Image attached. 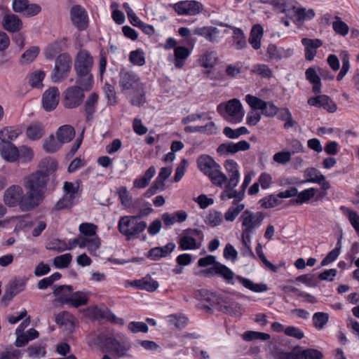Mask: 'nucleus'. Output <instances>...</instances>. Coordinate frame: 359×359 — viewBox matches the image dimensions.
I'll list each match as a JSON object with an SVG mask.
<instances>
[{"mask_svg": "<svg viewBox=\"0 0 359 359\" xmlns=\"http://www.w3.org/2000/svg\"><path fill=\"white\" fill-rule=\"evenodd\" d=\"M128 327L133 333L138 332L146 333L148 332L147 325L142 322H131L128 324Z\"/></svg>", "mask_w": 359, "mask_h": 359, "instance_id": "obj_61", "label": "nucleus"}, {"mask_svg": "<svg viewBox=\"0 0 359 359\" xmlns=\"http://www.w3.org/2000/svg\"><path fill=\"white\" fill-rule=\"evenodd\" d=\"M0 154L7 162L15 163L18 160V147L13 143H0Z\"/></svg>", "mask_w": 359, "mask_h": 359, "instance_id": "obj_23", "label": "nucleus"}, {"mask_svg": "<svg viewBox=\"0 0 359 359\" xmlns=\"http://www.w3.org/2000/svg\"><path fill=\"white\" fill-rule=\"evenodd\" d=\"M316 184L320 186V189L316 188V201L323 198L327 194V190L330 188V184L325 177L320 172L316 170Z\"/></svg>", "mask_w": 359, "mask_h": 359, "instance_id": "obj_31", "label": "nucleus"}, {"mask_svg": "<svg viewBox=\"0 0 359 359\" xmlns=\"http://www.w3.org/2000/svg\"><path fill=\"white\" fill-rule=\"evenodd\" d=\"M72 59L66 53L60 54L55 60V68L52 74V80L57 82L65 79L71 69Z\"/></svg>", "mask_w": 359, "mask_h": 359, "instance_id": "obj_14", "label": "nucleus"}, {"mask_svg": "<svg viewBox=\"0 0 359 359\" xmlns=\"http://www.w3.org/2000/svg\"><path fill=\"white\" fill-rule=\"evenodd\" d=\"M190 54L189 49L184 46H177L174 50L175 66L180 69L182 68Z\"/></svg>", "mask_w": 359, "mask_h": 359, "instance_id": "obj_34", "label": "nucleus"}, {"mask_svg": "<svg viewBox=\"0 0 359 359\" xmlns=\"http://www.w3.org/2000/svg\"><path fill=\"white\" fill-rule=\"evenodd\" d=\"M45 74L42 71H36L29 75V83L33 88H41L43 86L42 81Z\"/></svg>", "mask_w": 359, "mask_h": 359, "instance_id": "obj_50", "label": "nucleus"}, {"mask_svg": "<svg viewBox=\"0 0 359 359\" xmlns=\"http://www.w3.org/2000/svg\"><path fill=\"white\" fill-rule=\"evenodd\" d=\"M62 144L55 139V137L51 135L43 142V149L48 153H54L57 151L61 147Z\"/></svg>", "mask_w": 359, "mask_h": 359, "instance_id": "obj_44", "label": "nucleus"}, {"mask_svg": "<svg viewBox=\"0 0 359 359\" xmlns=\"http://www.w3.org/2000/svg\"><path fill=\"white\" fill-rule=\"evenodd\" d=\"M27 190L24 202L29 207H38L44 199L45 188L48 179L41 172H34L25 177Z\"/></svg>", "mask_w": 359, "mask_h": 359, "instance_id": "obj_1", "label": "nucleus"}, {"mask_svg": "<svg viewBox=\"0 0 359 359\" xmlns=\"http://www.w3.org/2000/svg\"><path fill=\"white\" fill-rule=\"evenodd\" d=\"M340 210L346 217H347L351 226L355 229L356 233L359 236V215L357 212L344 205L340 207Z\"/></svg>", "mask_w": 359, "mask_h": 359, "instance_id": "obj_37", "label": "nucleus"}, {"mask_svg": "<svg viewBox=\"0 0 359 359\" xmlns=\"http://www.w3.org/2000/svg\"><path fill=\"white\" fill-rule=\"evenodd\" d=\"M302 44L305 46V57L307 60L313 59L314 42L311 39L304 38L302 40Z\"/></svg>", "mask_w": 359, "mask_h": 359, "instance_id": "obj_56", "label": "nucleus"}, {"mask_svg": "<svg viewBox=\"0 0 359 359\" xmlns=\"http://www.w3.org/2000/svg\"><path fill=\"white\" fill-rule=\"evenodd\" d=\"M337 274V270L335 269H325L316 277V283L319 280L332 282Z\"/></svg>", "mask_w": 359, "mask_h": 359, "instance_id": "obj_52", "label": "nucleus"}, {"mask_svg": "<svg viewBox=\"0 0 359 359\" xmlns=\"http://www.w3.org/2000/svg\"><path fill=\"white\" fill-rule=\"evenodd\" d=\"M339 245V243L337 245V247L330 251L326 257L323 259V261L320 263V265L322 266L328 265L329 264L335 261L339 255V248H337V245Z\"/></svg>", "mask_w": 359, "mask_h": 359, "instance_id": "obj_60", "label": "nucleus"}, {"mask_svg": "<svg viewBox=\"0 0 359 359\" xmlns=\"http://www.w3.org/2000/svg\"><path fill=\"white\" fill-rule=\"evenodd\" d=\"M175 248L173 243H169L163 247H156L151 249L148 252V257L153 260H158L161 257H165L171 253Z\"/></svg>", "mask_w": 359, "mask_h": 359, "instance_id": "obj_28", "label": "nucleus"}, {"mask_svg": "<svg viewBox=\"0 0 359 359\" xmlns=\"http://www.w3.org/2000/svg\"><path fill=\"white\" fill-rule=\"evenodd\" d=\"M222 221V215L217 211L211 212L208 217L206 222L211 226L219 225Z\"/></svg>", "mask_w": 359, "mask_h": 359, "instance_id": "obj_64", "label": "nucleus"}, {"mask_svg": "<svg viewBox=\"0 0 359 359\" xmlns=\"http://www.w3.org/2000/svg\"><path fill=\"white\" fill-rule=\"evenodd\" d=\"M72 259V256L70 253H66L60 256H57L53 259V264L55 267L63 269L69 266Z\"/></svg>", "mask_w": 359, "mask_h": 359, "instance_id": "obj_48", "label": "nucleus"}, {"mask_svg": "<svg viewBox=\"0 0 359 359\" xmlns=\"http://www.w3.org/2000/svg\"><path fill=\"white\" fill-rule=\"evenodd\" d=\"M18 161L26 163L31 162L34 158V151L31 147L22 145L18 148Z\"/></svg>", "mask_w": 359, "mask_h": 359, "instance_id": "obj_43", "label": "nucleus"}, {"mask_svg": "<svg viewBox=\"0 0 359 359\" xmlns=\"http://www.w3.org/2000/svg\"><path fill=\"white\" fill-rule=\"evenodd\" d=\"M93 66V59L86 50H80L76 57L74 68L77 78L76 83L83 86L86 91L91 89L93 86V76L91 69Z\"/></svg>", "mask_w": 359, "mask_h": 359, "instance_id": "obj_5", "label": "nucleus"}, {"mask_svg": "<svg viewBox=\"0 0 359 359\" xmlns=\"http://www.w3.org/2000/svg\"><path fill=\"white\" fill-rule=\"evenodd\" d=\"M98 95L96 93H92L85 102L83 109L87 115V121L93 118V115L95 111V106L98 102Z\"/></svg>", "mask_w": 359, "mask_h": 359, "instance_id": "obj_35", "label": "nucleus"}, {"mask_svg": "<svg viewBox=\"0 0 359 359\" xmlns=\"http://www.w3.org/2000/svg\"><path fill=\"white\" fill-rule=\"evenodd\" d=\"M26 194H24L22 188L19 185H11L7 188L4 194V202L8 207L20 206L22 211H29L34 207H29L24 202Z\"/></svg>", "mask_w": 359, "mask_h": 359, "instance_id": "obj_9", "label": "nucleus"}, {"mask_svg": "<svg viewBox=\"0 0 359 359\" xmlns=\"http://www.w3.org/2000/svg\"><path fill=\"white\" fill-rule=\"evenodd\" d=\"M83 86L76 84L67 88L62 93V104L67 109H74L83 102L85 97Z\"/></svg>", "mask_w": 359, "mask_h": 359, "instance_id": "obj_13", "label": "nucleus"}, {"mask_svg": "<svg viewBox=\"0 0 359 359\" xmlns=\"http://www.w3.org/2000/svg\"><path fill=\"white\" fill-rule=\"evenodd\" d=\"M131 285L141 290L154 292L158 287V283L151 277H145L141 280H134Z\"/></svg>", "mask_w": 359, "mask_h": 359, "instance_id": "obj_32", "label": "nucleus"}, {"mask_svg": "<svg viewBox=\"0 0 359 359\" xmlns=\"http://www.w3.org/2000/svg\"><path fill=\"white\" fill-rule=\"evenodd\" d=\"M13 9L15 12L23 13L28 17L36 15L41 11V7L38 4H29L28 0H14Z\"/></svg>", "mask_w": 359, "mask_h": 359, "instance_id": "obj_20", "label": "nucleus"}, {"mask_svg": "<svg viewBox=\"0 0 359 359\" xmlns=\"http://www.w3.org/2000/svg\"><path fill=\"white\" fill-rule=\"evenodd\" d=\"M280 12L285 13L287 16L296 22H303L308 19H311L313 15L312 9L306 10L304 8H299L296 6H291L287 8L284 4L283 7H278Z\"/></svg>", "mask_w": 359, "mask_h": 359, "instance_id": "obj_16", "label": "nucleus"}, {"mask_svg": "<svg viewBox=\"0 0 359 359\" xmlns=\"http://www.w3.org/2000/svg\"><path fill=\"white\" fill-rule=\"evenodd\" d=\"M20 132L11 128H5L0 131L1 143H12L19 135Z\"/></svg>", "mask_w": 359, "mask_h": 359, "instance_id": "obj_41", "label": "nucleus"}, {"mask_svg": "<svg viewBox=\"0 0 359 359\" xmlns=\"http://www.w3.org/2000/svg\"><path fill=\"white\" fill-rule=\"evenodd\" d=\"M329 314L324 312H316V329L322 330L327 323Z\"/></svg>", "mask_w": 359, "mask_h": 359, "instance_id": "obj_58", "label": "nucleus"}, {"mask_svg": "<svg viewBox=\"0 0 359 359\" xmlns=\"http://www.w3.org/2000/svg\"><path fill=\"white\" fill-rule=\"evenodd\" d=\"M264 215L262 212H253L249 210L243 212L239 220L241 222V241L243 247L251 256L255 257L249 243L251 242V236L263 222Z\"/></svg>", "mask_w": 359, "mask_h": 359, "instance_id": "obj_4", "label": "nucleus"}, {"mask_svg": "<svg viewBox=\"0 0 359 359\" xmlns=\"http://www.w3.org/2000/svg\"><path fill=\"white\" fill-rule=\"evenodd\" d=\"M224 167L229 175V179L224 183V190H230L235 188L239 181L240 174L238 170V165L233 160H227L225 162Z\"/></svg>", "mask_w": 359, "mask_h": 359, "instance_id": "obj_18", "label": "nucleus"}, {"mask_svg": "<svg viewBox=\"0 0 359 359\" xmlns=\"http://www.w3.org/2000/svg\"><path fill=\"white\" fill-rule=\"evenodd\" d=\"M65 290L67 293L72 292L73 290L71 285H60L57 287L53 294L57 297V300L61 303L70 304L74 307L78 308L81 306L86 305L88 303V297L82 292H76L71 294L70 297H67V295L62 294L61 292Z\"/></svg>", "mask_w": 359, "mask_h": 359, "instance_id": "obj_11", "label": "nucleus"}, {"mask_svg": "<svg viewBox=\"0 0 359 359\" xmlns=\"http://www.w3.org/2000/svg\"><path fill=\"white\" fill-rule=\"evenodd\" d=\"M56 136L60 144L67 143L74 137L75 130L69 125H64L58 128Z\"/></svg>", "mask_w": 359, "mask_h": 359, "instance_id": "obj_30", "label": "nucleus"}, {"mask_svg": "<svg viewBox=\"0 0 359 359\" xmlns=\"http://www.w3.org/2000/svg\"><path fill=\"white\" fill-rule=\"evenodd\" d=\"M240 283L246 288L256 292H262L267 290V286L265 284H257L250 280L238 276Z\"/></svg>", "mask_w": 359, "mask_h": 359, "instance_id": "obj_42", "label": "nucleus"}, {"mask_svg": "<svg viewBox=\"0 0 359 359\" xmlns=\"http://www.w3.org/2000/svg\"><path fill=\"white\" fill-rule=\"evenodd\" d=\"M321 82L320 78L316 75V107L322 108L329 113L336 111L337 107L332 99L326 95H320Z\"/></svg>", "mask_w": 359, "mask_h": 359, "instance_id": "obj_15", "label": "nucleus"}, {"mask_svg": "<svg viewBox=\"0 0 359 359\" xmlns=\"http://www.w3.org/2000/svg\"><path fill=\"white\" fill-rule=\"evenodd\" d=\"M75 321L74 316L68 311L60 312L55 316V323L69 332L73 330Z\"/></svg>", "mask_w": 359, "mask_h": 359, "instance_id": "obj_25", "label": "nucleus"}, {"mask_svg": "<svg viewBox=\"0 0 359 359\" xmlns=\"http://www.w3.org/2000/svg\"><path fill=\"white\" fill-rule=\"evenodd\" d=\"M314 195V189L311 188L310 189H306L299 194H297V198L296 199L290 200V203L292 205L294 204H302L304 202L308 201L311 196Z\"/></svg>", "mask_w": 359, "mask_h": 359, "instance_id": "obj_51", "label": "nucleus"}, {"mask_svg": "<svg viewBox=\"0 0 359 359\" xmlns=\"http://www.w3.org/2000/svg\"><path fill=\"white\" fill-rule=\"evenodd\" d=\"M197 298L210 302V306L214 309L230 315H236L240 307L238 305L226 298H223L205 289H202L196 292Z\"/></svg>", "mask_w": 359, "mask_h": 359, "instance_id": "obj_7", "label": "nucleus"}, {"mask_svg": "<svg viewBox=\"0 0 359 359\" xmlns=\"http://www.w3.org/2000/svg\"><path fill=\"white\" fill-rule=\"evenodd\" d=\"M165 182L164 180L156 178V180L154 182L153 184L149 187V189L147 191L146 195L147 196H150L151 195L155 194L158 190L163 191L165 189Z\"/></svg>", "mask_w": 359, "mask_h": 359, "instance_id": "obj_57", "label": "nucleus"}, {"mask_svg": "<svg viewBox=\"0 0 359 359\" xmlns=\"http://www.w3.org/2000/svg\"><path fill=\"white\" fill-rule=\"evenodd\" d=\"M39 48L36 46H32L22 55V62L29 63L32 62L38 55Z\"/></svg>", "mask_w": 359, "mask_h": 359, "instance_id": "obj_55", "label": "nucleus"}, {"mask_svg": "<svg viewBox=\"0 0 359 359\" xmlns=\"http://www.w3.org/2000/svg\"><path fill=\"white\" fill-rule=\"evenodd\" d=\"M219 25L227 27L232 29L233 45L237 50H241L247 47L246 37L241 29L232 27L224 23H220Z\"/></svg>", "mask_w": 359, "mask_h": 359, "instance_id": "obj_24", "label": "nucleus"}, {"mask_svg": "<svg viewBox=\"0 0 359 359\" xmlns=\"http://www.w3.org/2000/svg\"><path fill=\"white\" fill-rule=\"evenodd\" d=\"M261 110L262 114L264 116L272 117L277 114L278 108L275 106L273 102H266V105L263 106V108Z\"/></svg>", "mask_w": 359, "mask_h": 359, "instance_id": "obj_63", "label": "nucleus"}, {"mask_svg": "<svg viewBox=\"0 0 359 359\" xmlns=\"http://www.w3.org/2000/svg\"><path fill=\"white\" fill-rule=\"evenodd\" d=\"M217 111L226 119L232 123L240 122L244 115L240 101L235 98L229 100L227 102L219 104L217 106Z\"/></svg>", "mask_w": 359, "mask_h": 359, "instance_id": "obj_12", "label": "nucleus"}, {"mask_svg": "<svg viewBox=\"0 0 359 359\" xmlns=\"http://www.w3.org/2000/svg\"><path fill=\"white\" fill-rule=\"evenodd\" d=\"M129 59L132 63L138 66H142L145 63L144 53L140 49L132 51Z\"/></svg>", "mask_w": 359, "mask_h": 359, "instance_id": "obj_53", "label": "nucleus"}, {"mask_svg": "<svg viewBox=\"0 0 359 359\" xmlns=\"http://www.w3.org/2000/svg\"><path fill=\"white\" fill-rule=\"evenodd\" d=\"M245 101L253 109L261 110L266 105L265 101L250 94L246 95Z\"/></svg>", "mask_w": 359, "mask_h": 359, "instance_id": "obj_54", "label": "nucleus"}, {"mask_svg": "<svg viewBox=\"0 0 359 359\" xmlns=\"http://www.w3.org/2000/svg\"><path fill=\"white\" fill-rule=\"evenodd\" d=\"M147 227V222L140 221L135 215L123 216L118 223V229L128 239L138 238Z\"/></svg>", "mask_w": 359, "mask_h": 359, "instance_id": "obj_8", "label": "nucleus"}, {"mask_svg": "<svg viewBox=\"0 0 359 359\" xmlns=\"http://www.w3.org/2000/svg\"><path fill=\"white\" fill-rule=\"evenodd\" d=\"M250 149V144L245 141L242 140L238 143H224L219 146L217 151L221 154H234L239 151H246Z\"/></svg>", "mask_w": 359, "mask_h": 359, "instance_id": "obj_22", "label": "nucleus"}, {"mask_svg": "<svg viewBox=\"0 0 359 359\" xmlns=\"http://www.w3.org/2000/svg\"><path fill=\"white\" fill-rule=\"evenodd\" d=\"M173 8L179 15H195L202 11L203 6L196 1H182L174 4Z\"/></svg>", "mask_w": 359, "mask_h": 359, "instance_id": "obj_17", "label": "nucleus"}, {"mask_svg": "<svg viewBox=\"0 0 359 359\" xmlns=\"http://www.w3.org/2000/svg\"><path fill=\"white\" fill-rule=\"evenodd\" d=\"M210 270L214 271L216 274L222 276L226 281L230 282L233 278V273L227 266L216 262Z\"/></svg>", "mask_w": 359, "mask_h": 359, "instance_id": "obj_40", "label": "nucleus"}, {"mask_svg": "<svg viewBox=\"0 0 359 359\" xmlns=\"http://www.w3.org/2000/svg\"><path fill=\"white\" fill-rule=\"evenodd\" d=\"M45 133L44 126L39 122L32 123L27 128L26 135L31 140L41 139Z\"/></svg>", "mask_w": 359, "mask_h": 359, "instance_id": "obj_29", "label": "nucleus"}, {"mask_svg": "<svg viewBox=\"0 0 359 359\" xmlns=\"http://www.w3.org/2000/svg\"><path fill=\"white\" fill-rule=\"evenodd\" d=\"M72 205L71 196L65 194L62 199L57 202L54 206V210H61L65 208H69Z\"/></svg>", "mask_w": 359, "mask_h": 359, "instance_id": "obj_62", "label": "nucleus"}, {"mask_svg": "<svg viewBox=\"0 0 359 359\" xmlns=\"http://www.w3.org/2000/svg\"><path fill=\"white\" fill-rule=\"evenodd\" d=\"M180 247L182 250H187L198 249L199 245L197 244L195 238L189 236H184L180 238Z\"/></svg>", "mask_w": 359, "mask_h": 359, "instance_id": "obj_46", "label": "nucleus"}, {"mask_svg": "<svg viewBox=\"0 0 359 359\" xmlns=\"http://www.w3.org/2000/svg\"><path fill=\"white\" fill-rule=\"evenodd\" d=\"M251 180V176L249 174L245 175L240 191H236L234 188H231L230 190H224L221 193L220 198L222 201L233 199V205L224 214V218L226 221L233 222L238 214L244 210L245 204L240 203V202L244 198L245 189L250 183Z\"/></svg>", "mask_w": 359, "mask_h": 359, "instance_id": "obj_3", "label": "nucleus"}, {"mask_svg": "<svg viewBox=\"0 0 359 359\" xmlns=\"http://www.w3.org/2000/svg\"><path fill=\"white\" fill-rule=\"evenodd\" d=\"M198 169L208 176L212 183L222 187L227 181V176L220 171V166L208 155H202L197 160Z\"/></svg>", "mask_w": 359, "mask_h": 359, "instance_id": "obj_6", "label": "nucleus"}, {"mask_svg": "<svg viewBox=\"0 0 359 359\" xmlns=\"http://www.w3.org/2000/svg\"><path fill=\"white\" fill-rule=\"evenodd\" d=\"M281 201L278 195H270L259 201L262 207L265 208H274L280 204Z\"/></svg>", "mask_w": 359, "mask_h": 359, "instance_id": "obj_49", "label": "nucleus"}, {"mask_svg": "<svg viewBox=\"0 0 359 359\" xmlns=\"http://www.w3.org/2000/svg\"><path fill=\"white\" fill-rule=\"evenodd\" d=\"M57 167V163L55 160L47 158L43 159L39 163V170L36 172H41L46 178L48 179V176L53 173Z\"/></svg>", "mask_w": 359, "mask_h": 359, "instance_id": "obj_33", "label": "nucleus"}, {"mask_svg": "<svg viewBox=\"0 0 359 359\" xmlns=\"http://www.w3.org/2000/svg\"><path fill=\"white\" fill-rule=\"evenodd\" d=\"M291 359H314V349L303 350L299 346H296L290 351Z\"/></svg>", "mask_w": 359, "mask_h": 359, "instance_id": "obj_38", "label": "nucleus"}, {"mask_svg": "<svg viewBox=\"0 0 359 359\" xmlns=\"http://www.w3.org/2000/svg\"><path fill=\"white\" fill-rule=\"evenodd\" d=\"M25 281L22 279H15L11 283L9 288L6 290L4 298L8 300L25 289Z\"/></svg>", "mask_w": 359, "mask_h": 359, "instance_id": "obj_36", "label": "nucleus"}, {"mask_svg": "<svg viewBox=\"0 0 359 359\" xmlns=\"http://www.w3.org/2000/svg\"><path fill=\"white\" fill-rule=\"evenodd\" d=\"M71 20L73 25L79 30H83L88 27V15L85 10L79 5L74 6L70 11Z\"/></svg>", "mask_w": 359, "mask_h": 359, "instance_id": "obj_19", "label": "nucleus"}, {"mask_svg": "<svg viewBox=\"0 0 359 359\" xmlns=\"http://www.w3.org/2000/svg\"><path fill=\"white\" fill-rule=\"evenodd\" d=\"M97 226L92 223H82L79 226V231L87 236H93L96 233Z\"/></svg>", "mask_w": 359, "mask_h": 359, "instance_id": "obj_59", "label": "nucleus"}, {"mask_svg": "<svg viewBox=\"0 0 359 359\" xmlns=\"http://www.w3.org/2000/svg\"><path fill=\"white\" fill-rule=\"evenodd\" d=\"M2 23L4 28L10 32L20 31L22 25L21 20L14 14L5 15Z\"/></svg>", "mask_w": 359, "mask_h": 359, "instance_id": "obj_26", "label": "nucleus"}, {"mask_svg": "<svg viewBox=\"0 0 359 359\" xmlns=\"http://www.w3.org/2000/svg\"><path fill=\"white\" fill-rule=\"evenodd\" d=\"M97 343L102 352H109L114 358L126 355V348L115 338L107 333H101L97 336Z\"/></svg>", "mask_w": 359, "mask_h": 359, "instance_id": "obj_10", "label": "nucleus"}, {"mask_svg": "<svg viewBox=\"0 0 359 359\" xmlns=\"http://www.w3.org/2000/svg\"><path fill=\"white\" fill-rule=\"evenodd\" d=\"M263 34L264 30L260 25L257 24L252 26L248 42L255 50H259L261 48V41Z\"/></svg>", "mask_w": 359, "mask_h": 359, "instance_id": "obj_27", "label": "nucleus"}, {"mask_svg": "<svg viewBox=\"0 0 359 359\" xmlns=\"http://www.w3.org/2000/svg\"><path fill=\"white\" fill-rule=\"evenodd\" d=\"M218 33V29L215 27H197L194 30V34L204 36L210 42L216 41L215 35Z\"/></svg>", "mask_w": 359, "mask_h": 359, "instance_id": "obj_39", "label": "nucleus"}, {"mask_svg": "<svg viewBox=\"0 0 359 359\" xmlns=\"http://www.w3.org/2000/svg\"><path fill=\"white\" fill-rule=\"evenodd\" d=\"M119 85L121 90L130 96L133 105L139 106L144 102L143 84L135 74L121 70L119 74Z\"/></svg>", "mask_w": 359, "mask_h": 359, "instance_id": "obj_2", "label": "nucleus"}, {"mask_svg": "<svg viewBox=\"0 0 359 359\" xmlns=\"http://www.w3.org/2000/svg\"><path fill=\"white\" fill-rule=\"evenodd\" d=\"M60 93L57 87H51L43 95L42 104L46 111H52L58 104Z\"/></svg>", "mask_w": 359, "mask_h": 359, "instance_id": "obj_21", "label": "nucleus"}, {"mask_svg": "<svg viewBox=\"0 0 359 359\" xmlns=\"http://www.w3.org/2000/svg\"><path fill=\"white\" fill-rule=\"evenodd\" d=\"M335 21L332 22L334 31L341 36H345L349 31L348 26L338 16H334Z\"/></svg>", "mask_w": 359, "mask_h": 359, "instance_id": "obj_45", "label": "nucleus"}, {"mask_svg": "<svg viewBox=\"0 0 359 359\" xmlns=\"http://www.w3.org/2000/svg\"><path fill=\"white\" fill-rule=\"evenodd\" d=\"M217 62V53L208 52L205 53L200 59L201 65L205 68L213 67Z\"/></svg>", "mask_w": 359, "mask_h": 359, "instance_id": "obj_47", "label": "nucleus"}]
</instances>
